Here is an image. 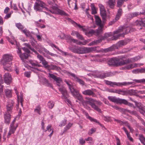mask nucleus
Listing matches in <instances>:
<instances>
[{
	"label": "nucleus",
	"mask_w": 145,
	"mask_h": 145,
	"mask_svg": "<svg viewBox=\"0 0 145 145\" xmlns=\"http://www.w3.org/2000/svg\"><path fill=\"white\" fill-rule=\"evenodd\" d=\"M14 102L12 101L11 103H8V104L7 106V112L10 113L12 112V110L13 108Z\"/></svg>",
	"instance_id": "nucleus-22"
},
{
	"label": "nucleus",
	"mask_w": 145,
	"mask_h": 145,
	"mask_svg": "<svg viewBox=\"0 0 145 145\" xmlns=\"http://www.w3.org/2000/svg\"><path fill=\"white\" fill-rule=\"evenodd\" d=\"M138 64L136 63H134L133 64H131L128 65L127 66L125 67V68L127 69H132L135 67H137L138 66Z\"/></svg>",
	"instance_id": "nucleus-35"
},
{
	"label": "nucleus",
	"mask_w": 145,
	"mask_h": 145,
	"mask_svg": "<svg viewBox=\"0 0 145 145\" xmlns=\"http://www.w3.org/2000/svg\"><path fill=\"white\" fill-rule=\"evenodd\" d=\"M108 64L109 65L116 66L125 65V60L122 59V57L120 58H112L108 60Z\"/></svg>",
	"instance_id": "nucleus-4"
},
{
	"label": "nucleus",
	"mask_w": 145,
	"mask_h": 145,
	"mask_svg": "<svg viewBox=\"0 0 145 145\" xmlns=\"http://www.w3.org/2000/svg\"><path fill=\"white\" fill-rule=\"evenodd\" d=\"M127 43L126 40H121L118 42L116 45H113L110 47L104 49L103 50L105 52L113 51L116 49H118L119 47L126 45Z\"/></svg>",
	"instance_id": "nucleus-5"
},
{
	"label": "nucleus",
	"mask_w": 145,
	"mask_h": 145,
	"mask_svg": "<svg viewBox=\"0 0 145 145\" xmlns=\"http://www.w3.org/2000/svg\"><path fill=\"white\" fill-rule=\"evenodd\" d=\"M41 110V107L39 105L34 110V111L35 112H37L39 114H40V111Z\"/></svg>",
	"instance_id": "nucleus-51"
},
{
	"label": "nucleus",
	"mask_w": 145,
	"mask_h": 145,
	"mask_svg": "<svg viewBox=\"0 0 145 145\" xmlns=\"http://www.w3.org/2000/svg\"><path fill=\"white\" fill-rule=\"evenodd\" d=\"M69 49L73 52L78 54H83L90 53L96 50V47H85L76 46L75 47L70 46Z\"/></svg>",
	"instance_id": "nucleus-2"
},
{
	"label": "nucleus",
	"mask_w": 145,
	"mask_h": 145,
	"mask_svg": "<svg viewBox=\"0 0 145 145\" xmlns=\"http://www.w3.org/2000/svg\"><path fill=\"white\" fill-rule=\"evenodd\" d=\"M127 112L130 113L131 114L134 115L135 116H138L137 112L135 111H131L129 110H127Z\"/></svg>",
	"instance_id": "nucleus-54"
},
{
	"label": "nucleus",
	"mask_w": 145,
	"mask_h": 145,
	"mask_svg": "<svg viewBox=\"0 0 145 145\" xmlns=\"http://www.w3.org/2000/svg\"><path fill=\"white\" fill-rule=\"evenodd\" d=\"M23 50L26 52V53L29 54L30 53V51L27 48L24 47L22 48Z\"/></svg>",
	"instance_id": "nucleus-61"
},
{
	"label": "nucleus",
	"mask_w": 145,
	"mask_h": 145,
	"mask_svg": "<svg viewBox=\"0 0 145 145\" xmlns=\"http://www.w3.org/2000/svg\"><path fill=\"white\" fill-rule=\"evenodd\" d=\"M133 82H122V86H128L129 85H130L131 84H133Z\"/></svg>",
	"instance_id": "nucleus-55"
},
{
	"label": "nucleus",
	"mask_w": 145,
	"mask_h": 145,
	"mask_svg": "<svg viewBox=\"0 0 145 145\" xmlns=\"http://www.w3.org/2000/svg\"><path fill=\"white\" fill-rule=\"evenodd\" d=\"M82 93L86 95L92 96L95 97L96 96L95 93L91 90L88 89L82 92Z\"/></svg>",
	"instance_id": "nucleus-18"
},
{
	"label": "nucleus",
	"mask_w": 145,
	"mask_h": 145,
	"mask_svg": "<svg viewBox=\"0 0 145 145\" xmlns=\"http://www.w3.org/2000/svg\"><path fill=\"white\" fill-rule=\"evenodd\" d=\"M44 83L45 84H46V85L47 86L50 87L51 88H52V84L48 82V80H47L46 79L44 78Z\"/></svg>",
	"instance_id": "nucleus-43"
},
{
	"label": "nucleus",
	"mask_w": 145,
	"mask_h": 145,
	"mask_svg": "<svg viewBox=\"0 0 145 145\" xmlns=\"http://www.w3.org/2000/svg\"><path fill=\"white\" fill-rule=\"evenodd\" d=\"M99 6L100 8V13L101 16L102 17L103 21L106 20V10L104 6L101 4H99Z\"/></svg>",
	"instance_id": "nucleus-12"
},
{
	"label": "nucleus",
	"mask_w": 145,
	"mask_h": 145,
	"mask_svg": "<svg viewBox=\"0 0 145 145\" xmlns=\"http://www.w3.org/2000/svg\"><path fill=\"white\" fill-rule=\"evenodd\" d=\"M101 39H99L96 40H94L89 43L88 45L89 46H91L93 45H96L98 43L101 42Z\"/></svg>",
	"instance_id": "nucleus-29"
},
{
	"label": "nucleus",
	"mask_w": 145,
	"mask_h": 145,
	"mask_svg": "<svg viewBox=\"0 0 145 145\" xmlns=\"http://www.w3.org/2000/svg\"><path fill=\"white\" fill-rule=\"evenodd\" d=\"M72 23L75 26V25H76V26H78L79 28H82V30H83V31H84L85 30V29H84V28H83V26H82L81 25L79 24H78L77 23H76V22H74V21H72Z\"/></svg>",
	"instance_id": "nucleus-46"
},
{
	"label": "nucleus",
	"mask_w": 145,
	"mask_h": 145,
	"mask_svg": "<svg viewBox=\"0 0 145 145\" xmlns=\"http://www.w3.org/2000/svg\"><path fill=\"white\" fill-rule=\"evenodd\" d=\"M108 98L110 101L117 103H123L125 105H127L128 103V102L126 100L120 98H117L115 96H109L108 97Z\"/></svg>",
	"instance_id": "nucleus-9"
},
{
	"label": "nucleus",
	"mask_w": 145,
	"mask_h": 145,
	"mask_svg": "<svg viewBox=\"0 0 145 145\" xmlns=\"http://www.w3.org/2000/svg\"><path fill=\"white\" fill-rule=\"evenodd\" d=\"M122 10L121 8H120L119 9H118V13L115 18V20H116V21H113L110 22L109 24V25H112L115 22V21H116L117 20L119 19L120 17L121 16L122 14Z\"/></svg>",
	"instance_id": "nucleus-17"
},
{
	"label": "nucleus",
	"mask_w": 145,
	"mask_h": 145,
	"mask_svg": "<svg viewBox=\"0 0 145 145\" xmlns=\"http://www.w3.org/2000/svg\"><path fill=\"white\" fill-rule=\"evenodd\" d=\"M13 57L11 54H6L4 55L1 62L3 66V68L5 70L10 71H12L11 61Z\"/></svg>",
	"instance_id": "nucleus-1"
},
{
	"label": "nucleus",
	"mask_w": 145,
	"mask_h": 145,
	"mask_svg": "<svg viewBox=\"0 0 145 145\" xmlns=\"http://www.w3.org/2000/svg\"><path fill=\"white\" fill-rule=\"evenodd\" d=\"M134 90L135 91H134V93H133V95L137 93H140L141 94H145V91H137L135 90Z\"/></svg>",
	"instance_id": "nucleus-50"
},
{
	"label": "nucleus",
	"mask_w": 145,
	"mask_h": 145,
	"mask_svg": "<svg viewBox=\"0 0 145 145\" xmlns=\"http://www.w3.org/2000/svg\"><path fill=\"white\" fill-rule=\"evenodd\" d=\"M114 72H105L103 71H96L95 74L96 78L103 79L107 77L111 76L114 75Z\"/></svg>",
	"instance_id": "nucleus-7"
},
{
	"label": "nucleus",
	"mask_w": 145,
	"mask_h": 145,
	"mask_svg": "<svg viewBox=\"0 0 145 145\" xmlns=\"http://www.w3.org/2000/svg\"><path fill=\"white\" fill-rule=\"evenodd\" d=\"M69 89L72 95L78 100L82 101V104L84 105L86 102L84 101L82 95L79 93V91L73 86L71 87Z\"/></svg>",
	"instance_id": "nucleus-8"
},
{
	"label": "nucleus",
	"mask_w": 145,
	"mask_h": 145,
	"mask_svg": "<svg viewBox=\"0 0 145 145\" xmlns=\"http://www.w3.org/2000/svg\"><path fill=\"white\" fill-rule=\"evenodd\" d=\"M67 73L69 76H71L72 77H73L74 78V79L76 80L78 77L75 74L72 73L71 72H67Z\"/></svg>",
	"instance_id": "nucleus-40"
},
{
	"label": "nucleus",
	"mask_w": 145,
	"mask_h": 145,
	"mask_svg": "<svg viewBox=\"0 0 145 145\" xmlns=\"http://www.w3.org/2000/svg\"><path fill=\"white\" fill-rule=\"evenodd\" d=\"M72 125V123H69L64 128L63 133L67 131L69 129Z\"/></svg>",
	"instance_id": "nucleus-38"
},
{
	"label": "nucleus",
	"mask_w": 145,
	"mask_h": 145,
	"mask_svg": "<svg viewBox=\"0 0 145 145\" xmlns=\"http://www.w3.org/2000/svg\"><path fill=\"white\" fill-rule=\"evenodd\" d=\"M117 141V145H120V142L119 139L117 137H116Z\"/></svg>",
	"instance_id": "nucleus-64"
},
{
	"label": "nucleus",
	"mask_w": 145,
	"mask_h": 145,
	"mask_svg": "<svg viewBox=\"0 0 145 145\" xmlns=\"http://www.w3.org/2000/svg\"><path fill=\"white\" fill-rule=\"evenodd\" d=\"M96 24L99 26H103V25L101 23V21L99 17L97 16H95Z\"/></svg>",
	"instance_id": "nucleus-27"
},
{
	"label": "nucleus",
	"mask_w": 145,
	"mask_h": 145,
	"mask_svg": "<svg viewBox=\"0 0 145 145\" xmlns=\"http://www.w3.org/2000/svg\"><path fill=\"white\" fill-rule=\"evenodd\" d=\"M72 38L70 35H66V36L65 37V38L66 40L70 42H71Z\"/></svg>",
	"instance_id": "nucleus-57"
},
{
	"label": "nucleus",
	"mask_w": 145,
	"mask_h": 145,
	"mask_svg": "<svg viewBox=\"0 0 145 145\" xmlns=\"http://www.w3.org/2000/svg\"><path fill=\"white\" fill-rule=\"evenodd\" d=\"M127 137L131 141H133V138L130 136L129 134L128 133L126 134Z\"/></svg>",
	"instance_id": "nucleus-63"
},
{
	"label": "nucleus",
	"mask_w": 145,
	"mask_h": 145,
	"mask_svg": "<svg viewBox=\"0 0 145 145\" xmlns=\"http://www.w3.org/2000/svg\"><path fill=\"white\" fill-rule=\"evenodd\" d=\"M22 32L25 34V35L27 37H31V34L30 32L26 29H24L22 30Z\"/></svg>",
	"instance_id": "nucleus-34"
},
{
	"label": "nucleus",
	"mask_w": 145,
	"mask_h": 145,
	"mask_svg": "<svg viewBox=\"0 0 145 145\" xmlns=\"http://www.w3.org/2000/svg\"><path fill=\"white\" fill-rule=\"evenodd\" d=\"M58 89L62 94V96H61L62 99H66L67 98L69 97V95L66 89L63 87H61L59 88Z\"/></svg>",
	"instance_id": "nucleus-13"
},
{
	"label": "nucleus",
	"mask_w": 145,
	"mask_h": 145,
	"mask_svg": "<svg viewBox=\"0 0 145 145\" xmlns=\"http://www.w3.org/2000/svg\"><path fill=\"white\" fill-rule=\"evenodd\" d=\"M108 4L111 8H113L115 3V0H109L108 2Z\"/></svg>",
	"instance_id": "nucleus-31"
},
{
	"label": "nucleus",
	"mask_w": 145,
	"mask_h": 145,
	"mask_svg": "<svg viewBox=\"0 0 145 145\" xmlns=\"http://www.w3.org/2000/svg\"><path fill=\"white\" fill-rule=\"evenodd\" d=\"M139 139L144 145H145V138L142 135H139Z\"/></svg>",
	"instance_id": "nucleus-33"
},
{
	"label": "nucleus",
	"mask_w": 145,
	"mask_h": 145,
	"mask_svg": "<svg viewBox=\"0 0 145 145\" xmlns=\"http://www.w3.org/2000/svg\"><path fill=\"white\" fill-rule=\"evenodd\" d=\"M76 81L78 82L80 84L83 86L85 85V83L84 81L80 79L78 77L76 80Z\"/></svg>",
	"instance_id": "nucleus-42"
},
{
	"label": "nucleus",
	"mask_w": 145,
	"mask_h": 145,
	"mask_svg": "<svg viewBox=\"0 0 145 145\" xmlns=\"http://www.w3.org/2000/svg\"><path fill=\"white\" fill-rule=\"evenodd\" d=\"M16 26L19 29L22 30L24 28L23 26L20 23L16 24Z\"/></svg>",
	"instance_id": "nucleus-41"
},
{
	"label": "nucleus",
	"mask_w": 145,
	"mask_h": 145,
	"mask_svg": "<svg viewBox=\"0 0 145 145\" xmlns=\"http://www.w3.org/2000/svg\"><path fill=\"white\" fill-rule=\"evenodd\" d=\"M140 59V57L138 56H136L134 57L128 59H127L125 60V65L127 64L130 63H132L137 61Z\"/></svg>",
	"instance_id": "nucleus-20"
},
{
	"label": "nucleus",
	"mask_w": 145,
	"mask_h": 145,
	"mask_svg": "<svg viewBox=\"0 0 145 145\" xmlns=\"http://www.w3.org/2000/svg\"><path fill=\"white\" fill-rule=\"evenodd\" d=\"M137 106L139 108V111L142 114L144 115L145 114V109L141 106L140 103H138L137 104Z\"/></svg>",
	"instance_id": "nucleus-24"
},
{
	"label": "nucleus",
	"mask_w": 145,
	"mask_h": 145,
	"mask_svg": "<svg viewBox=\"0 0 145 145\" xmlns=\"http://www.w3.org/2000/svg\"><path fill=\"white\" fill-rule=\"evenodd\" d=\"M72 38L70 35H66V36L65 37V38L66 40L70 42H71Z\"/></svg>",
	"instance_id": "nucleus-56"
},
{
	"label": "nucleus",
	"mask_w": 145,
	"mask_h": 145,
	"mask_svg": "<svg viewBox=\"0 0 145 145\" xmlns=\"http://www.w3.org/2000/svg\"><path fill=\"white\" fill-rule=\"evenodd\" d=\"M135 91L133 89L125 90L124 89H118V94L122 95H133V93H134Z\"/></svg>",
	"instance_id": "nucleus-11"
},
{
	"label": "nucleus",
	"mask_w": 145,
	"mask_h": 145,
	"mask_svg": "<svg viewBox=\"0 0 145 145\" xmlns=\"http://www.w3.org/2000/svg\"><path fill=\"white\" fill-rule=\"evenodd\" d=\"M91 10H92V12L91 13L92 14H95L97 13V12L96 10V9L94 5H91Z\"/></svg>",
	"instance_id": "nucleus-47"
},
{
	"label": "nucleus",
	"mask_w": 145,
	"mask_h": 145,
	"mask_svg": "<svg viewBox=\"0 0 145 145\" xmlns=\"http://www.w3.org/2000/svg\"><path fill=\"white\" fill-rule=\"evenodd\" d=\"M87 99L88 100V101H85L86 102L83 105H84L85 104H86L87 103H88L91 106L92 108L94 109L95 110L99 112H101V109L97 106L93 102H95L96 100L94 99L91 98H87Z\"/></svg>",
	"instance_id": "nucleus-10"
},
{
	"label": "nucleus",
	"mask_w": 145,
	"mask_h": 145,
	"mask_svg": "<svg viewBox=\"0 0 145 145\" xmlns=\"http://www.w3.org/2000/svg\"><path fill=\"white\" fill-rule=\"evenodd\" d=\"M130 31V28L124 25L121 27H120L118 30L114 32V34H118L122 32H123V33L117 35H114L111 38V40H116L118 39L120 37H124V35L128 33Z\"/></svg>",
	"instance_id": "nucleus-3"
},
{
	"label": "nucleus",
	"mask_w": 145,
	"mask_h": 145,
	"mask_svg": "<svg viewBox=\"0 0 145 145\" xmlns=\"http://www.w3.org/2000/svg\"><path fill=\"white\" fill-rule=\"evenodd\" d=\"M86 116H87V118L91 122H95L97 123H98L101 126L103 127H104L103 125L101 124L96 119H95L89 116L88 113H87Z\"/></svg>",
	"instance_id": "nucleus-25"
},
{
	"label": "nucleus",
	"mask_w": 145,
	"mask_h": 145,
	"mask_svg": "<svg viewBox=\"0 0 145 145\" xmlns=\"http://www.w3.org/2000/svg\"><path fill=\"white\" fill-rule=\"evenodd\" d=\"M47 68H49L51 70H55L57 71H59L61 70V68L60 67L52 64L49 65H47Z\"/></svg>",
	"instance_id": "nucleus-26"
},
{
	"label": "nucleus",
	"mask_w": 145,
	"mask_h": 145,
	"mask_svg": "<svg viewBox=\"0 0 145 145\" xmlns=\"http://www.w3.org/2000/svg\"><path fill=\"white\" fill-rule=\"evenodd\" d=\"M124 1H125L124 0H118L117 2L118 7H119L121 6L123 3Z\"/></svg>",
	"instance_id": "nucleus-53"
},
{
	"label": "nucleus",
	"mask_w": 145,
	"mask_h": 145,
	"mask_svg": "<svg viewBox=\"0 0 145 145\" xmlns=\"http://www.w3.org/2000/svg\"><path fill=\"white\" fill-rule=\"evenodd\" d=\"M67 120L66 119H64L63 120H62L59 125V126L62 127L64 126L67 123Z\"/></svg>",
	"instance_id": "nucleus-52"
},
{
	"label": "nucleus",
	"mask_w": 145,
	"mask_h": 145,
	"mask_svg": "<svg viewBox=\"0 0 145 145\" xmlns=\"http://www.w3.org/2000/svg\"><path fill=\"white\" fill-rule=\"evenodd\" d=\"M48 74L49 75V77L53 79L54 81L56 82L57 83H59L62 82V80L60 78L57 77L56 76L52 74L49 73Z\"/></svg>",
	"instance_id": "nucleus-19"
},
{
	"label": "nucleus",
	"mask_w": 145,
	"mask_h": 145,
	"mask_svg": "<svg viewBox=\"0 0 145 145\" xmlns=\"http://www.w3.org/2000/svg\"><path fill=\"white\" fill-rule=\"evenodd\" d=\"M10 114L7 112L4 114L5 122L7 124H8L10 122L11 118Z\"/></svg>",
	"instance_id": "nucleus-21"
},
{
	"label": "nucleus",
	"mask_w": 145,
	"mask_h": 145,
	"mask_svg": "<svg viewBox=\"0 0 145 145\" xmlns=\"http://www.w3.org/2000/svg\"><path fill=\"white\" fill-rule=\"evenodd\" d=\"M18 124L17 123L16 126H10L9 131L7 135V137L8 138L10 137V136L12 134H13L14 133L16 128L18 126Z\"/></svg>",
	"instance_id": "nucleus-16"
},
{
	"label": "nucleus",
	"mask_w": 145,
	"mask_h": 145,
	"mask_svg": "<svg viewBox=\"0 0 145 145\" xmlns=\"http://www.w3.org/2000/svg\"><path fill=\"white\" fill-rule=\"evenodd\" d=\"M57 13L61 15H66V14L63 10L59 9H57L56 10Z\"/></svg>",
	"instance_id": "nucleus-39"
},
{
	"label": "nucleus",
	"mask_w": 145,
	"mask_h": 145,
	"mask_svg": "<svg viewBox=\"0 0 145 145\" xmlns=\"http://www.w3.org/2000/svg\"><path fill=\"white\" fill-rule=\"evenodd\" d=\"M55 103L53 101H50L48 103V107L50 109H52L54 107Z\"/></svg>",
	"instance_id": "nucleus-37"
},
{
	"label": "nucleus",
	"mask_w": 145,
	"mask_h": 145,
	"mask_svg": "<svg viewBox=\"0 0 145 145\" xmlns=\"http://www.w3.org/2000/svg\"><path fill=\"white\" fill-rule=\"evenodd\" d=\"M111 35V34L110 33H105L104 36L102 37V39H101L102 40L103 39H104L106 38L110 37Z\"/></svg>",
	"instance_id": "nucleus-48"
},
{
	"label": "nucleus",
	"mask_w": 145,
	"mask_h": 145,
	"mask_svg": "<svg viewBox=\"0 0 145 145\" xmlns=\"http://www.w3.org/2000/svg\"><path fill=\"white\" fill-rule=\"evenodd\" d=\"M79 142L80 144L83 145L85 143V141L82 138H81L79 140Z\"/></svg>",
	"instance_id": "nucleus-59"
},
{
	"label": "nucleus",
	"mask_w": 145,
	"mask_h": 145,
	"mask_svg": "<svg viewBox=\"0 0 145 145\" xmlns=\"http://www.w3.org/2000/svg\"><path fill=\"white\" fill-rule=\"evenodd\" d=\"M29 56V54L26 53H24L21 54H19V56L21 59L24 61V59H27Z\"/></svg>",
	"instance_id": "nucleus-28"
},
{
	"label": "nucleus",
	"mask_w": 145,
	"mask_h": 145,
	"mask_svg": "<svg viewBox=\"0 0 145 145\" xmlns=\"http://www.w3.org/2000/svg\"><path fill=\"white\" fill-rule=\"evenodd\" d=\"M37 57L41 62L44 59V58L41 55L39 54L37 55Z\"/></svg>",
	"instance_id": "nucleus-60"
},
{
	"label": "nucleus",
	"mask_w": 145,
	"mask_h": 145,
	"mask_svg": "<svg viewBox=\"0 0 145 145\" xmlns=\"http://www.w3.org/2000/svg\"><path fill=\"white\" fill-rule=\"evenodd\" d=\"M4 80L5 83L7 84H10L12 82L11 76L8 73H6L4 75Z\"/></svg>",
	"instance_id": "nucleus-14"
},
{
	"label": "nucleus",
	"mask_w": 145,
	"mask_h": 145,
	"mask_svg": "<svg viewBox=\"0 0 145 145\" xmlns=\"http://www.w3.org/2000/svg\"><path fill=\"white\" fill-rule=\"evenodd\" d=\"M135 24L139 27L138 28L140 29H142V26L145 27V19L140 20H137L135 23Z\"/></svg>",
	"instance_id": "nucleus-15"
},
{
	"label": "nucleus",
	"mask_w": 145,
	"mask_h": 145,
	"mask_svg": "<svg viewBox=\"0 0 145 145\" xmlns=\"http://www.w3.org/2000/svg\"><path fill=\"white\" fill-rule=\"evenodd\" d=\"M37 2H35L34 6L35 10L39 12H44V10H48V9L46 7L45 4L43 2L40 0H37Z\"/></svg>",
	"instance_id": "nucleus-6"
},
{
	"label": "nucleus",
	"mask_w": 145,
	"mask_h": 145,
	"mask_svg": "<svg viewBox=\"0 0 145 145\" xmlns=\"http://www.w3.org/2000/svg\"><path fill=\"white\" fill-rule=\"evenodd\" d=\"M103 27V26H99L98 28L95 31V33L97 35H98L102 33Z\"/></svg>",
	"instance_id": "nucleus-36"
},
{
	"label": "nucleus",
	"mask_w": 145,
	"mask_h": 145,
	"mask_svg": "<svg viewBox=\"0 0 145 145\" xmlns=\"http://www.w3.org/2000/svg\"><path fill=\"white\" fill-rule=\"evenodd\" d=\"M104 81L106 84L110 85L112 87H113L114 86H116V82H113L106 80H105Z\"/></svg>",
	"instance_id": "nucleus-32"
},
{
	"label": "nucleus",
	"mask_w": 145,
	"mask_h": 145,
	"mask_svg": "<svg viewBox=\"0 0 145 145\" xmlns=\"http://www.w3.org/2000/svg\"><path fill=\"white\" fill-rule=\"evenodd\" d=\"M76 37L78 39H80L81 40H84V39L82 35H80L78 33V34L76 35Z\"/></svg>",
	"instance_id": "nucleus-58"
},
{
	"label": "nucleus",
	"mask_w": 145,
	"mask_h": 145,
	"mask_svg": "<svg viewBox=\"0 0 145 145\" xmlns=\"http://www.w3.org/2000/svg\"><path fill=\"white\" fill-rule=\"evenodd\" d=\"M144 13L143 12H135L132 13H131L128 14L127 16L128 17L132 18L134 17L137 16H138L141 14H143Z\"/></svg>",
	"instance_id": "nucleus-23"
},
{
	"label": "nucleus",
	"mask_w": 145,
	"mask_h": 145,
	"mask_svg": "<svg viewBox=\"0 0 145 145\" xmlns=\"http://www.w3.org/2000/svg\"><path fill=\"white\" fill-rule=\"evenodd\" d=\"M96 131V129L95 128H91L88 132V134L91 135Z\"/></svg>",
	"instance_id": "nucleus-49"
},
{
	"label": "nucleus",
	"mask_w": 145,
	"mask_h": 145,
	"mask_svg": "<svg viewBox=\"0 0 145 145\" xmlns=\"http://www.w3.org/2000/svg\"><path fill=\"white\" fill-rule=\"evenodd\" d=\"M133 80L137 83H145V79H143L140 80L134 79Z\"/></svg>",
	"instance_id": "nucleus-45"
},
{
	"label": "nucleus",
	"mask_w": 145,
	"mask_h": 145,
	"mask_svg": "<svg viewBox=\"0 0 145 145\" xmlns=\"http://www.w3.org/2000/svg\"><path fill=\"white\" fill-rule=\"evenodd\" d=\"M6 96L8 97H12L11 90L7 89L5 91Z\"/></svg>",
	"instance_id": "nucleus-30"
},
{
	"label": "nucleus",
	"mask_w": 145,
	"mask_h": 145,
	"mask_svg": "<svg viewBox=\"0 0 145 145\" xmlns=\"http://www.w3.org/2000/svg\"><path fill=\"white\" fill-rule=\"evenodd\" d=\"M41 62L44 67L46 68H47V65H48V62L45 60L44 59Z\"/></svg>",
	"instance_id": "nucleus-44"
},
{
	"label": "nucleus",
	"mask_w": 145,
	"mask_h": 145,
	"mask_svg": "<svg viewBox=\"0 0 145 145\" xmlns=\"http://www.w3.org/2000/svg\"><path fill=\"white\" fill-rule=\"evenodd\" d=\"M132 72L133 73L136 74L140 73V69H137L133 70Z\"/></svg>",
	"instance_id": "nucleus-62"
}]
</instances>
